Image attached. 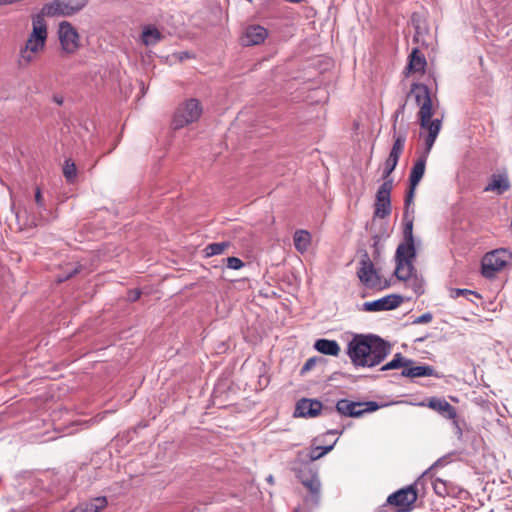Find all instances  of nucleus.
<instances>
[{
	"label": "nucleus",
	"mask_w": 512,
	"mask_h": 512,
	"mask_svg": "<svg viewBox=\"0 0 512 512\" xmlns=\"http://www.w3.org/2000/svg\"><path fill=\"white\" fill-rule=\"evenodd\" d=\"M391 345L374 334L355 335L347 345V355L355 367L372 368L390 354Z\"/></svg>",
	"instance_id": "obj_1"
},
{
	"label": "nucleus",
	"mask_w": 512,
	"mask_h": 512,
	"mask_svg": "<svg viewBox=\"0 0 512 512\" xmlns=\"http://www.w3.org/2000/svg\"><path fill=\"white\" fill-rule=\"evenodd\" d=\"M415 257L416 249L414 241L408 242L405 240L399 244L395 254L396 269L394 272L399 280L407 281V279L413 275L415 271L413 260Z\"/></svg>",
	"instance_id": "obj_2"
},
{
	"label": "nucleus",
	"mask_w": 512,
	"mask_h": 512,
	"mask_svg": "<svg viewBox=\"0 0 512 512\" xmlns=\"http://www.w3.org/2000/svg\"><path fill=\"white\" fill-rule=\"evenodd\" d=\"M512 258V253L505 248L495 249L486 253L481 262V273L485 278H493L504 269Z\"/></svg>",
	"instance_id": "obj_3"
},
{
	"label": "nucleus",
	"mask_w": 512,
	"mask_h": 512,
	"mask_svg": "<svg viewBox=\"0 0 512 512\" xmlns=\"http://www.w3.org/2000/svg\"><path fill=\"white\" fill-rule=\"evenodd\" d=\"M202 114V105L198 99L191 98L179 105L175 111L172 126L173 129H181L195 121Z\"/></svg>",
	"instance_id": "obj_4"
},
{
	"label": "nucleus",
	"mask_w": 512,
	"mask_h": 512,
	"mask_svg": "<svg viewBox=\"0 0 512 512\" xmlns=\"http://www.w3.org/2000/svg\"><path fill=\"white\" fill-rule=\"evenodd\" d=\"M359 265L357 276L364 286L370 289H384L388 287L387 282L382 285L380 275L366 251L361 254Z\"/></svg>",
	"instance_id": "obj_5"
},
{
	"label": "nucleus",
	"mask_w": 512,
	"mask_h": 512,
	"mask_svg": "<svg viewBox=\"0 0 512 512\" xmlns=\"http://www.w3.org/2000/svg\"><path fill=\"white\" fill-rule=\"evenodd\" d=\"M379 408L375 401L356 402L348 399H340L335 405V410L343 417L359 418L365 413L374 412Z\"/></svg>",
	"instance_id": "obj_6"
},
{
	"label": "nucleus",
	"mask_w": 512,
	"mask_h": 512,
	"mask_svg": "<svg viewBox=\"0 0 512 512\" xmlns=\"http://www.w3.org/2000/svg\"><path fill=\"white\" fill-rule=\"evenodd\" d=\"M88 0H54L42 8L46 16H71L83 9Z\"/></svg>",
	"instance_id": "obj_7"
},
{
	"label": "nucleus",
	"mask_w": 512,
	"mask_h": 512,
	"mask_svg": "<svg viewBox=\"0 0 512 512\" xmlns=\"http://www.w3.org/2000/svg\"><path fill=\"white\" fill-rule=\"evenodd\" d=\"M412 92L415 95L416 103L420 106L418 112L420 125L421 127H426L433 121L431 120L433 108L429 88L424 84H415Z\"/></svg>",
	"instance_id": "obj_8"
},
{
	"label": "nucleus",
	"mask_w": 512,
	"mask_h": 512,
	"mask_svg": "<svg viewBox=\"0 0 512 512\" xmlns=\"http://www.w3.org/2000/svg\"><path fill=\"white\" fill-rule=\"evenodd\" d=\"M61 50L67 55L74 54L80 47V37L76 29L67 21L59 24Z\"/></svg>",
	"instance_id": "obj_9"
},
{
	"label": "nucleus",
	"mask_w": 512,
	"mask_h": 512,
	"mask_svg": "<svg viewBox=\"0 0 512 512\" xmlns=\"http://www.w3.org/2000/svg\"><path fill=\"white\" fill-rule=\"evenodd\" d=\"M393 188V179L384 181L376 193L375 216L385 218L391 213V191Z\"/></svg>",
	"instance_id": "obj_10"
},
{
	"label": "nucleus",
	"mask_w": 512,
	"mask_h": 512,
	"mask_svg": "<svg viewBox=\"0 0 512 512\" xmlns=\"http://www.w3.org/2000/svg\"><path fill=\"white\" fill-rule=\"evenodd\" d=\"M403 302V297L398 294L386 295L377 300L364 302L362 310L366 312H380L396 309Z\"/></svg>",
	"instance_id": "obj_11"
},
{
	"label": "nucleus",
	"mask_w": 512,
	"mask_h": 512,
	"mask_svg": "<svg viewBox=\"0 0 512 512\" xmlns=\"http://www.w3.org/2000/svg\"><path fill=\"white\" fill-rule=\"evenodd\" d=\"M417 500V492L413 485H410L406 488H402L392 494H390L387 498V503L390 505H394L400 507L401 510L407 511Z\"/></svg>",
	"instance_id": "obj_12"
},
{
	"label": "nucleus",
	"mask_w": 512,
	"mask_h": 512,
	"mask_svg": "<svg viewBox=\"0 0 512 512\" xmlns=\"http://www.w3.org/2000/svg\"><path fill=\"white\" fill-rule=\"evenodd\" d=\"M322 403L317 399L302 398L297 401L294 417L314 418L321 414Z\"/></svg>",
	"instance_id": "obj_13"
},
{
	"label": "nucleus",
	"mask_w": 512,
	"mask_h": 512,
	"mask_svg": "<svg viewBox=\"0 0 512 512\" xmlns=\"http://www.w3.org/2000/svg\"><path fill=\"white\" fill-rule=\"evenodd\" d=\"M267 30L260 25H251L245 29V32L241 38L244 46L259 45L267 38Z\"/></svg>",
	"instance_id": "obj_14"
},
{
	"label": "nucleus",
	"mask_w": 512,
	"mask_h": 512,
	"mask_svg": "<svg viewBox=\"0 0 512 512\" xmlns=\"http://www.w3.org/2000/svg\"><path fill=\"white\" fill-rule=\"evenodd\" d=\"M428 407L438 412L443 418L456 417V408L444 398L432 397L428 402Z\"/></svg>",
	"instance_id": "obj_15"
},
{
	"label": "nucleus",
	"mask_w": 512,
	"mask_h": 512,
	"mask_svg": "<svg viewBox=\"0 0 512 512\" xmlns=\"http://www.w3.org/2000/svg\"><path fill=\"white\" fill-rule=\"evenodd\" d=\"M314 348L324 355L338 356L340 353V346L336 340L321 338L315 341Z\"/></svg>",
	"instance_id": "obj_16"
},
{
	"label": "nucleus",
	"mask_w": 512,
	"mask_h": 512,
	"mask_svg": "<svg viewBox=\"0 0 512 512\" xmlns=\"http://www.w3.org/2000/svg\"><path fill=\"white\" fill-rule=\"evenodd\" d=\"M510 188V183L506 175L493 174L490 182L485 187L484 191H494L501 195Z\"/></svg>",
	"instance_id": "obj_17"
},
{
	"label": "nucleus",
	"mask_w": 512,
	"mask_h": 512,
	"mask_svg": "<svg viewBox=\"0 0 512 512\" xmlns=\"http://www.w3.org/2000/svg\"><path fill=\"white\" fill-rule=\"evenodd\" d=\"M401 375L407 378L437 376L434 368L430 365L407 366L402 370Z\"/></svg>",
	"instance_id": "obj_18"
},
{
	"label": "nucleus",
	"mask_w": 512,
	"mask_h": 512,
	"mask_svg": "<svg viewBox=\"0 0 512 512\" xmlns=\"http://www.w3.org/2000/svg\"><path fill=\"white\" fill-rule=\"evenodd\" d=\"M426 160L427 155L423 154L415 161L409 176V184L412 186H417L421 181L425 173Z\"/></svg>",
	"instance_id": "obj_19"
},
{
	"label": "nucleus",
	"mask_w": 512,
	"mask_h": 512,
	"mask_svg": "<svg viewBox=\"0 0 512 512\" xmlns=\"http://www.w3.org/2000/svg\"><path fill=\"white\" fill-rule=\"evenodd\" d=\"M107 505L106 497H96L90 501L81 503L72 512H99Z\"/></svg>",
	"instance_id": "obj_20"
},
{
	"label": "nucleus",
	"mask_w": 512,
	"mask_h": 512,
	"mask_svg": "<svg viewBox=\"0 0 512 512\" xmlns=\"http://www.w3.org/2000/svg\"><path fill=\"white\" fill-rule=\"evenodd\" d=\"M293 241L295 249L300 253H304L308 250V247L310 246L311 235L306 230H297L294 233Z\"/></svg>",
	"instance_id": "obj_21"
},
{
	"label": "nucleus",
	"mask_w": 512,
	"mask_h": 512,
	"mask_svg": "<svg viewBox=\"0 0 512 512\" xmlns=\"http://www.w3.org/2000/svg\"><path fill=\"white\" fill-rule=\"evenodd\" d=\"M428 130V136L425 139L426 154H428L435 143V140L441 129V120L434 119L430 125L424 127Z\"/></svg>",
	"instance_id": "obj_22"
},
{
	"label": "nucleus",
	"mask_w": 512,
	"mask_h": 512,
	"mask_svg": "<svg viewBox=\"0 0 512 512\" xmlns=\"http://www.w3.org/2000/svg\"><path fill=\"white\" fill-rule=\"evenodd\" d=\"M426 66V59L418 48H414L409 56V69L413 72L423 71Z\"/></svg>",
	"instance_id": "obj_23"
},
{
	"label": "nucleus",
	"mask_w": 512,
	"mask_h": 512,
	"mask_svg": "<svg viewBox=\"0 0 512 512\" xmlns=\"http://www.w3.org/2000/svg\"><path fill=\"white\" fill-rule=\"evenodd\" d=\"M32 33L30 36L34 38L42 39L44 41L47 40V25L44 18L41 15H37L32 20Z\"/></svg>",
	"instance_id": "obj_24"
},
{
	"label": "nucleus",
	"mask_w": 512,
	"mask_h": 512,
	"mask_svg": "<svg viewBox=\"0 0 512 512\" xmlns=\"http://www.w3.org/2000/svg\"><path fill=\"white\" fill-rule=\"evenodd\" d=\"M394 142L389 153L388 158H391L394 161H399V158L403 152L406 136L405 134H394L393 136Z\"/></svg>",
	"instance_id": "obj_25"
},
{
	"label": "nucleus",
	"mask_w": 512,
	"mask_h": 512,
	"mask_svg": "<svg viewBox=\"0 0 512 512\" xmlns=\"http://www.w3.org/2000/svg\"><path fill=\"white\" fill-rule=\"evenodd\" d=\"M411 364H413V360L404 358L401 353H396L390 362L381 367V371L405 368Z\"/></svg>",
	"instance_id": "obj_26"
},
{
	"label": "nucleus",
	"mask_w": 512,
	"mask_h": 512,
	"mask_svg": "<svg viewBox=\"0 0 512 512\" xmlns=\"http://www.w3.org/2000/svg\"><path fill=\"white\" fill-rule=\"evenodd\" d=\"M161 33L158 29L148 27L143 30L142 41L146 46H152L161 40Z\"/></svg>",
	"instance_id": "obj_27"
},
{
	"label": "nucleus",
	"mask_w": 512,
	"mask_h": 512,
	"mask_svg": "<svg viewBox=\"0 0 512 512\" xmlns=\"http://www.w3.org/2000/svg\"><path fill=\"white\" fill-rule=\"evenodd\" d=\"M449 296L452 299H457L459 297H464L468 301H471V302H473V301L470 298V296H474V297H476L478 299L482 298V296L478 292L470 290V289H465V288H450L449 289Z\"/></svg>",
	"instance_id": "obj_28"
},
{
	"label": "nucleus",
	"mask_w": 512,
	"mask_h": 512,
	"mask_svg": "<svg viewBox=\"0 0 512 512\" xmlns=\"http://www.w3.org/2000/svg\"><path fill=\"white\" fill-rule=\"evenodd\" d=\"M230 246L229 242H217L208 244L203 250L205 257L222 254Z\"/></svg>",
	"instance_id": "obj_29"
},
{
	"label": "nucleus",
	"mask_w": 512,
	"mask_h": 512,
	"mask_svg": "<svg viewBox=\"0 0 512 512\" xmlns=\"http://www.w3.org/2000/svg\"><path fill=\"white\" fill-rule=\"evenodd\" d=\"M334 447V444L328 446H316L312 447L308 453V457L311 461H315L326 455Z\"/></svg>",
	"instance_id": "obj_30"
},
{
	"label": "nucleus",
	"mask_w": 512,
	"mask_h": 512,
	"mask_svg": "<svg viewBox=\"0 0 512 512\" xmlns=\"http://www.w3.org/2000/svg\"><path fill=\"white\" fill-rule=\"evenodd\" d=\"M46 41L38 38H34L33 36L28 37L24 48L29 49L32 52H42L45 48Z\"/></svg>",
	"instance_id": "obj_31"
},
{
	"label": "nucleus",
	"mask_w": 512,
	"mask_h": 512,
	"mask_svg": "<svg viewBox=\"0 0 512 512\" xmlns=\"http://www.w3.org/2000/svg\"><path fill=\"white\" fill-rule=\"evenodd\" d=\"M303 486L306 487L316 499L319 498L321 483L318 475L304 482Z\"/></svg>",
	"instance_id": "obj_32"
},
{
	"label": "nucleus",
	"mask_w": 512,
	"mask_h": 512,
	"mask_svg": "<svg viewBox=\"0 0 512 512\" xmlns=\"http://www.w3.org/2000/svg\"><path fill=\"white\" fill-rule=\"evenodd\" d=\"M63 174H64L66 180L69 183H72L77 176V170H76L75 163L72 162L71 160H66L64 163V166H63Z\"/></svg>",
	"instance_id": "obj_33"
},
{
	"label": "nucleus",
	"mask_w": 512,
	"mask_h": 512,
	"mask_svg": "<svg viewBox=\"0 0 512 512\" xmlns=\"http://www.w3.org/2000/svg\"><path fill=\"white\" fill-rule=\"evenodd\" d=\"M408 280H410L409 286L412 288L416 295H422L424 293V280L422 278L411 276Z\"/></svg>",
	"instance_id": "obj_34"
},
{
	"label": "nucleus",
	"mask_w": 512,
	"mask_h": 512,
	"mask_svg": "<svg viewBox=\"0 0 512 512\" xmlns=\"http://www.w3.org/2000/svg\"><path fill=\"white\" fill-rule=\"evenodd\" d=\"M37 52H32L29 49L22 48L20 50V65H28L35 60Z\"/></svg>",
	"instance_id": "obj_35"
},
{
	"label": "nucleus",
	"mask_w": 512,
	"mask_h": 512,
	"mask_svg": "<svg viewBox=\"0 0 512 512\" xmlns=\"http://www.w3.org/2000/svg\"><path fill=\"white\" fill-rule=\"evenodd\" d=\"M398 161H394L391 158H387L384 163V170L382 174V178L384 181L391 179L390 175L395 170Z\"/></svg>",
	"instance_id": "obj_36"
},
{
	"label": "nucleus",
	"mask_w": 512,
	"mask_h": 512,
	"mask_svg": "<svg viewBox=\"0 0 512 512\" xmlns=\"http://www.w3.org/2000/svg\"><path fill=\"white\" fill-rule=\"evenodd\" d=\"M416 187L417 186H412V184H409V189L406 193L405 200H404V206H405L404 215H405V217L407 216L409 209L413 204Z\"/></svg>",
	"instance_id": "obj_37"
},
{
	"label": "nucleus",
	"mask_w": 512,
	"mask_h": 512,
	"mask_svg": "<svg viewBox=\"0 0 512 512\" xmlns=\"http://www.w3.org/2000/svg\"><path fill=\"white\" fill-rule=\"evenodd\" d=\"M452 421V426L454 429V434L456 435L457 439L461 440L463 436V426L465 425L464 420H460L457 416L454 418H448Z\"/></svg>",
	"instance_id": "obj_38"
},
{
	"label": "nucleus",
	"mask_w": 512,
	"mask_h": 512,
	"mask_svg": "<svg viewBox=\"0 0 512 512\" xmlns=\"http://www.w3.org/2000/svg\"><path fill=\"white\" fill-rule=\"evenodd\" d=\"M318 475L317 471L313 470L310 467H304L299 470L298 477L302 484L312 477H316Z\"/></svg>",
	"instance_id": "obj_39"
},
{
	"label": "nucleus",
	"mask_w": 512,
	"mask_h": 512,
	"mask_svg": "<svg viewBox=\"0 0 512 512\" xmlns=\"http://www.w3.org/2000/svg\"><path fill=\"white\" fill-rule=\"evenodd\" d=\"M432 486L435 491V493L439 496H445L447 492L446 483L442 481L441 479H436L432 481Z\"/></svg>",
	"instance_id": "obj_40"
},
{
	"label": "nucleus",
	"mask_w": 512,
	"mask_h": 512,
	"mask_svg": "<svg viewBox=\"0 0 512 512\" xmlns=\"http://www.w3.org/2000/svg\"><path fill=\"white\" fill-rule=\"evenodd\" d=\"M403 237L404 241L407 240L408 242L414 241L413 236V220H408L403 229Z\"/></svg>",
	"instance_id": "obj_41"
},
{
	"label": "nucleus",
	"mask_w": 512,
	"mask_h": 512,
	"mask_svg": "<svg viewBox=\"0 0 512 512\" xmlns=\"http://www.w3.org/2000/svg\"><path fill=\"white\" fill-rule=\"evenodd\" d=\"M226 262L227 267L233 270H239L244 266V262L238 257H228Z\"/></svg>",
	"instance_id": "obj_42"
},
{
	"label": "nucleus",
	"mask_w": 512,
	"mask_h": 512,
	"mask_svg": "<svg viewBox=\"0 0 512 512\" xmlns=\"http://www.w3.org/2000/svg\"><path fill=\"white\" fill-rule=\"evenodd\" d=\"M34 200H35L37 207L40 210L46 209L45 201H44L41 189L39 187H36V189H35Z\"/></svg>",
	"instance_id": "obj_43"
},
{
	"label": "nucleus",
	"mask_w": 512,
	"mask_h": 512,
	"mask_svg": "<svg viewBox=\"0 0 512 512\" xmlns=\"http://www.w3.org/2000/svg\"><path fill=\"white\" fill-rule=\"evenodd\" d=\"M322 359L321 358H318V357H311L309 359H307V361L305 362V364L302 366L301 368V374H305L307 373L308 371H310L318 361H321Z\"/></svg>",
	"instance_id": "obj_44"
},
{
	"label": "nucleus",
	"mask_w": 512,
	"mask_h": 512,
	"mask_svg": "<svg viewBox=\"0 0 512 512\" xmlns=\"http://www.w3.org/2000/svg\"><path fill=\"white\" fill-rule=\"evenodd\" d=\"M433 319V315L430 312H426L413 320V324L429 323Z\"/></svg>",
	"instance_id": "obj_45"
},
{
	"label": "nucleus",
	"mask_w": 512,
	"mask_h": 512,
	"mask_svg": "<svg viewBox=\"0 0 512 512\" xmlns=\"http://www.w3.org/2000/svg\"><path fill=\"white\" fill-rule=\"evenodd\" d=\"M140 295H141V292L139 290H132L129 292L128 297H129L130 301L134 302L140 298Z\"/></svg>",
	"instance_id": "obj_46"
},
{
	"label": "nucleus",
	"mask_w": 512,
	"mask_h": 512,
	"mask_svg": "<svg viewBox=\"0 0 512 512\" xmlns=\"http://www.w3.org/2000/svg\"><path fill=\"white\" fill-rule=\"evenodd\" d=\"M79 272V267L74 268L71 272H69L65 277H61L58 279L59 282H63L69 278H71L73 275L77 274Z\"/></svg>",
	"instance_id": "obj_47"
},
{
	"label": "nucleus",
	"mask_w": 512,
	"mask_h": 512,
	"mask_svg": "<svg viewBox=\"0 0 512 512\" xmlns=\"http://www.w3.org/2000/svg\"><path fill=\"white\" fill-rule=\"evenodd\" d=\"M442 465H443V460H442V459L437 460V461H436V462H435V463L430 467V469H429L428 471L424 472V474L422 475V477H426V476H428V475H429V473H430V471H431L432 469H434V468H435V467H437V466H442Z\"/></svg>",
	"instance_id": "obj_48"
},
{
	"label": "nucleus",
	"mask_w": 512,
	"mask_h": 512,
	"mask_svg": "<svg viewBox=\"0 0 512 512\" xmlns=\"http://www.w3.org/2000/svg\"><path fill=\"white\" fill-rule=\"evenodd\" d=\"M335 409L333 407H329V406H323L322 405V411L321 413H323L324 415H331L332 413H334Z\"/></svg>",
	"instance_id": "obj_49"
},
{
	"label": "nucleus",
	"mask_w": 512,
	"mask_h": 512,
	"mask_svg": "<svg viewBox=\"0 0 512 512\" xmlns=\"http://www.w3.org/2000/svg\"><path fill=\"white\" fill-rule=\"evenodd\" d=\"M374 247H375L374 258L376 259L377 255H379V250H378V247H377V242L374 243Z\"/></svg>",
	"instance_id": "obj_50"
},
{
	"label": "nucleus",
	"mask_w": 512,
	"mask_h": 512,
	"mask_svg": "<svg viewBox=\"0 0 512 512\" xmlns=\"http://www.w3.org/2000/svg\"><path fill=\"white\" fill-rule=\"evenodd\" d=\"M15 209H16L15 204H14V203H12V205H11V210L15 213V216L18 218V212H17V211H15Z\"/></svg>",
	"instance_id": "obj_51"
},
{
	"label": "nucleus",
	"mask_w": 512,
	"mask_h": 512,
	"mask_svg": "<svg viewBox=\"0 0 512 512\" xmlns=\"http://www.w3.org/2000/svg\"><path fill=\"white\" fill-rule=\"evenodd\" d=\"M328 433L335 435V434H338L340 432L338 430L334 429V430H329Z\"/></svg>",
	"instance_id": "obj_52"
},
{
	"label": "nucleus",
	"mask_w": 512,
	"mask_h": 512,
	"mask_svg": "<svg viewBox=\"0 0 512 512\" xmlns=\"http://www.w3.org/2000/svg\"><path fill=\"white\" fill-rule=\"evenodd\" d=\"M188 57V53L187 52H184L182 56H180V59H184V58H187Z\"/></svg>",
	"instance_id": "obj_53"
},
{
	"label": "nucleus",
	"mask_w": 512,
	"mask_h": 512,
	"mask_svg": "<svg viewBox=\"0 0 512 512\" xmlns=\"http://www.w3.org/2000/svg\"><path fill=\"white\" fill-rule=\"evenodd\" d=\"M55 101L58 103V104H62V99H58L55 97Z\"/></svg>",
	"instance_id": "obj_54"
},
{
	"label": "nucleus",
	"mask_w": 512,
	"mask_h": 512,
	"mask_svg": "<svg viewBox=\"0 0 512 512\" xmlns=\"http://www.w3.org/2000/svg\"><path fill=\"white\" fill-rule=\"evenodd\" d=\"M272 480H273V477H272V475H270V476L267 478V481L272 482Z\"/></svg>",
	"instance_id": "obj_55"
},
{
	"label": "nucleus",
	"mask_w": 512,
	"mask_h": 512,
	"mask_svg": "<svg viewBox=\"0 0 512 512\" xmlns=\"http://www.w3.org/2000/svg\"><path fill=\"white\" fill-rule=\"evenodd\" d=\"M393 129H394V130L396 129V122H395V123H394V125H393Z\"/></svg>",
	"instance_id": "obj_56"
}]
</instances>
